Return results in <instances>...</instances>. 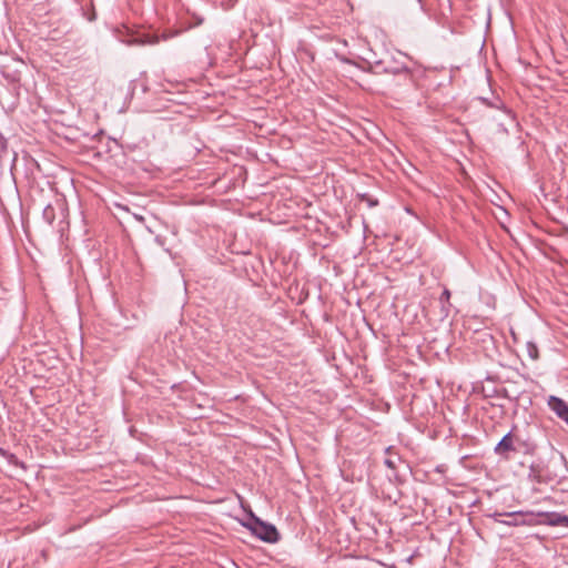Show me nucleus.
I'll return each instance as SVG.
<instances>
[{
  "mask_svg": "<svg viewBox=\"0 0 568 568\" xmlns=\"http://www.w3.org/2000/svg\"><path fill=\"white\" fill-rule=\"evenodd\" d=\"M250 517L252 523H243V526L250 529L255 537L268 544H275L281 539L274 525L261 520L253 511H250Z\"/></svg>",
  "mask_w": 568,
  "mask_h": 568,
  "instance_id": "obj_1",
  "label": "nucleus"
},
{
  "mask_svg": "<svg viewBox=\"0 0 568 568\" xmlns=\"http://www.w3.org/2000/svg\"><path fill=\"white\" fill-rule=\"evenodd\" d=\"M505 517L507 519H504L501 521L503 525L509 526V527H518V526H538V515H536L535 511H511V513H505Z\"/></svg>",
  "mask_w": 568,
  "mask_h": 568,
  "instance_id": "obj_2",
  "label": "nucleus"
},
{
  "mask_svg": "<svg viewBox=\"0 0 568 568\" xmlns=\"http://www.w3.org/2000/svg\"><path fill=\"white\" fill-rule=\"evenodd\" d=\"M514 428L515 454L534 456L537 453L538 444L528 433Z\"/></svg>",
  "mask_w": 568,
  "mask_h": 568,
  "instance_id": "obj_3",
  "label": "nucleus"
},
{
  "mask_svg": "<svg viewBox=\"0 0 568 568\" xmlns=\"http://www.w3.org/2000/svg\"><path fill=\"white\" fill-rule=\"evenodd\" d=\"M539 525H547L551 527L564 526L568 527V516L556 511H538Z\"/></svg>",
  "mask_w": 568,
  "mask_h": 568,
  "instance_id": "obj_4",
  "label": "nucleus"
},
{
  "mask_svg": "<svg viewBox=\"0 0 568 568\" xmlns=\"http://www.w3.org/2000/svg\"><path fill=\"white\" fill-rule=\"evenodd\" d=\"M515 439H514V428L508 432L503 438L497 443L494 448L496 455L504 457L505 459L510 458V454H515Z\"/></svg>",
  "mask_w": 568,
  "mask_h": 568,
  "instance_id": "obj_5",
  "label": "nucleus"
},
{
  "mask_svg": "<svg viewBox=\"0 0 568 568\" xmlns=\"http://www.w3.org/2000/svg\"><path fill=\"white\" fill-rule=\"evenodd\" d=\"M547 404L557 417L568 425V404L555 395L549 396Z\"/></svg>",
  "mask_w": 568,
  "mask_h": 568,
  "instance_id": "obj_6",
  "label": "nucleus"
},
{
  "mask_svg": "<svg viewBox=\"0 0 568 568\" xmlns=\"http://www.w3.org/2000/svg\"><path fill=\"white\" fill-rule=\"evenodd\" d=\"M375 68L376 69L382 68L383 73H388V74H394V75L405 74V75L409 77L412 74L410 69L406 64H403V63L402 64L397 63L396 65L387 64L384 67V61H376ZM375 73H381V71H375Z\"/></svg>",
  "mask_w": 568,
  "mask_h": 568,
  "instance_id": "obj_7",
  "label": "nucleus"
},
{
  "mask_svg": "<svg viewBox=\"0 0 568 568\" xmlns=\"http://www.w3.org/2000/svg\"><path fill=\"white\" fill-rule=\"evenodd\" d=\"M478 100L488 108L501 110L510 118H515L513 111L507 108L505 102L498 95H493L491 98L479 97Z\"/></svg>",
  "mask_w": 568,
  "mask_h": 568,
  "instance_id": "obj_8",
  "label": "nucleus"
},
{
  "mask_svg": "<svg viewBox=\"0 0 568 568\" xmlns=\"http://www.w3.org/2000/svg\"><path fill=\"white\" fill-rule=\"evenodd\" d=\"M182 31H183L182 29H168V30L163 31L161 36L154 37L152 40H149L148 43L154 44V43H159L161 40L162 41L170 40L174 37L180 36L182 33Z\"/></svg>",
  "mask_w": 568,
  "mask_h": 568,
  "instance_id": "obj_9",
  "label": "nucleus"
},
{
  "mask_svg": "<svg viewBox=\"0 0 568 568\" xmlns=\"http://www.w3.org/2000/svg\"><path fill=\"white\" fill-rule=\"evenodd\" d=\"M42 217L43 220L51 225L55 220V210L51 204H48L44 206L42 211Z\"/></svg>",
  "mask_w": 568,
  "mask_h": 568,
  "instance_id": "obj_10",
  "label": "nucleus"
},
{
  "mask_svg": "<svg viewBox=\"0 0 568 568\" xmlns=\"http://www.w3.org/2000/svg\"><path fill=\"white\" fill-rule=\"evenodd\" d=\"M526 352L532 361H537L539 358V351L534 342L526 343Z\"/></svg>",
  "mask_w": 568,
  "mask_h": 568,
  "instance_id": "obj_11",
  "label": "nucleus"
},
{
  "mask_svg": "<svg viewBox=\"0 0 568 568\" xmlns=\"http://www.w3.org/2000/svg\"><path fill=\"white\" fill-rule=\"evenodd\" d=\"M449 300H450V291L448 288H444V291L439 297V302L443 304V310L446 312V315L448 314V310H446L445 304L450 306Z\"/></svg>",
  "mask_w": 568,
  "mask_h": 568,
  "instance_id": "obj_12",
  "label": "nucleus"
},
{
  "mask_svg": "<svg viewBox=\"0 0 568 568\" xmlns=\"http://www.w3.org/2000/svg\"><path fill=\"white\" fill-rule=\"evenodd\" d=\"M361 200L365 201L369 207H374L378 204V201L375 199H372L368 194H362Z\"/></svg>",
  "mask_w": 568,
  "mask_h": 568,
  "instance_id": "obj_13",
  "label": "nucleus"
},
{
  "mask_svg": "<svg viewBox=\"0 0 568 568\" xmlns=\"http://www.w3.org/2000/svg\"><path fill=\"white\" fill-rule=\"evenodd\" d=\"M7 150H8V141L3 136V134L0 132V155H3L4 153H7Z\"/></svg>",
  "mask_w": 568,
  "mask_h": 568,
  "instance_id": "obj_14",
  "label": "nucleus"
},
{
  "mask_svg": "<svg viewBox=\"0 0 568 568\" xmlns=\"http://www.w3.org/2000/svg\"><path fill=\"white\" fill-rule=\"evenodd\" d=\"M503 516H505V513H498V511L487 515V517L494 519L496 523H499V524H501V521H504V519H500V517H503Z\"/></svg>",
  "mask_w": 568,
  "mask_h": 568,
  "instance_id": "obj_15",
  "label": "nucleus"
},
{
  "mask_svg": "<svg viewBox=\"0 0 568 568\" xmlns=\"http://www.w3.org/2000/svg\"><path fill=\"white\" fill-rule=\"evenodd\" d=\"M397 460H399V457H397V459L395 458H386L384 464L390 468V469H395L396 468V464H397Z\"/></svg>",
  "mask_w": 568,
  "mask_h": 568,
  "instance_id": "obj_16",
  "label": "nucleus"
},
{
  "mask_svg": "<svg viewBox=\"0 0 568 568\" xmlns=\"http://www.w3.org/2000/svg\"><path fill=\"white\" fill-rule=\"evenodd\" d=\"M202 22H203V19H202V18H199L195 24H196V26H200Z\"/></svg>",
  "mask_w": 568,
  "mask_h": 568,
  "instance_id": "obj_17",
  "label": "nucleus"
}]
</instances>
